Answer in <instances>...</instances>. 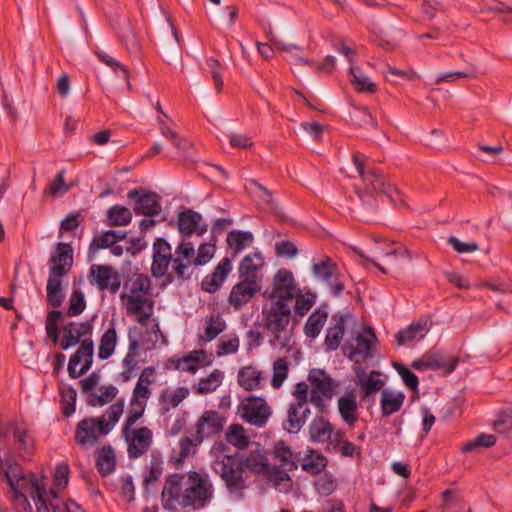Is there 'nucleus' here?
<instances>
[{
  "label": "nucleus",
  "mask_w": 512,
  "mask_h": 512,
  "mask_svg": "<svg viewBox=\"0 0 512 512\" xmlns=\"http://www.w3.org/2000/svg\"><path fill=\"white\" fill-rule=\"evenodd\" d=\"M1 469L13 492V504L17 512H85L71 499L58 495L69 480V467L59 463L54 472V487H48L47 478L33 473H24L12 457H6Z\"/></svg>",
  "instance_id": "f257e3e1"
},
{
  "label": "nucleus",
  "mask_w": 512,
  "mask_h": 512,
  "mask_svg": "<svg viewBox=\"0 0 512 512\" xmlns=\"http://www.w3.org/2000/svg\"><path fill=\"white\" fill-rule=\"evenodd\" d=\"M213 497L209 475L197 471L168 476L161 492L162 506L170 512H195L206 507Z\"/></svg>",
  "instance_id": "f03ea898"
},
{
  "label": "nucleus",
  "mask_w": 512,
  "mask_h": 512,
  "mask_svg": "<svg viewBox=\"0 0 512 512\" xmlns=\"http://www.w3.org/2000/svg\"><path fill=\"white\" fill-rule=\"evenodd\" d=\"M122 309L144 325L154 312L152 283L147 275L135 273L126 277L120 294Z\"/></svg>",
  "instance_id": "7ed1b4c3"
},
{
  "label": "nucleus",
  "mask_w": 512,
  "mask_h": 512,
  "mask_svg": "<svg viewBox=\"0 0 512 512\" xmlns=\"http://www.w3.org/2000/svg\"><path fill=\"white\" fill-rule=\"evenodd\" d=\"M123 410L124 400L121 399L112 404L100 417L82 419L76 427L75 441L83 447L94 446L114 428Z\"/></svg>",
  "instance_id": "20e7f679"
},
{
  "label": "nucleus",
  "mask_w": 512,
  "mask_h": 512,
  "mask_svg": "<svg viewBox=\"0 0 512 512\" xmlns=\"http://www.w3.org/2000/svg\"><path fill=\"white\" fill-rule=\"evenodd\" d=\"M72 248L69 244L59 243L56 253L52 256L50 263V272L47 281V299L54 308L62 304L64 295L62 293V278L72 267L73 256Z\"/></svg>",
  "instance_id": "39448f33"
},
{
  "label": "nucleus",
  "mask_w": 512,
  "mask_h": 512,
  "mask_svg": "<svg viewBox=\"0 0 512 512\" xmlns=\"http://www.w3.org/2000/svg\"><path fill=\"white\" fill-rule=\"evenodd\" d=\"M264 327L274 336V341L281 347L286 346L290 339L289 329L291 308L288 304L271 302L270 306L263 310Z\"/></svg>",
  "instance_id": "423d86ee"
},
{
  "label": "nucleus",
  "mask_w": 512,
  "mask_h": 512,
  "mask_svg": "<svg viewBox=\"0 0 512 512\" xmlns=\"http://www.w3.org/2000/svg\"><path fill=\"white\" fill-rule=\"evenodd\" d=\"M214 470L224 481L229 494L235 499H241L247 489V474L242 465L230 457L223 456L214 462Z\"/></svg>",
  "instance_id": "0eeeda50"
},
{
  "label": "nucleus",
  "mask_w": 512,
  "mask_h": 512,
  "mask_svg": "<svg viewBox=\"0 0 512 512\" xmlns=\"http://www.w3.org/2000/svg\"><path fill=\"white\" fill-rule=\"evenodd\" d=\"M356 336L345 341L344 354L355 363H362L375 356L377 351V337L371 328H363Z\"/></svg>",
  "instance_id": "6e6552de"
},
{
  "label": "nucleus",
  "mask_w": 512,
  "mask_h": 512,
  "mask_svg": "<svg viewBox=\"0 0 512 512\" xmlns=\"http://www.w3.org/2000/svg\"><path fill=\"white\" fill-rule=\"evenodd\" d=\"M296 402L289 405L285 429L290 433H297L303 426L309 409L306 407L308 401V385L300 382L293 392Z\"/></svg>",
  "instance_id": "1a4fd4ad"
},
{
  "label": "nucleus",
  "mask_w": 512,
  "mask_h": 512,
  "mask_svg": "<svg viewBox=\"0 0 512 512\" xmlns=\"http://www.w3.org/2000/svg\"><path fill=\"white\" fill-rule=\"evenodd\" d=\"M122 437L127 445L129 458L137 459L147 453L153 444V432L142 426H122Z\"/></svg>",
  "instance_id": "9d476101"
},
{
  "label": "nucleus",
  "mask_w": 512,
  "mask_h": 512,
  "mask_svg": "<svg viewBox=\"0 0 512 512\" xmlns=\"http://www.w3.org/2000/svg\"><path fill=\"white\" fill-rule=\"evenodd\" d=\"M308 379L311 385L310 391L308 390V401L323 410L325 407L323 398L331 399L338 383L334 382L326 372L319 369L311 370Z\"/></svg>",
  "instance_id": "9b49d317"
},
{
  "label": "nucleus",
  "mask_w": 512,
  "mask_h": 512,
  "mask_svg": "<svg viewBox=\"0 0 512 512\" xmlns=\"http://www.w3.org/2000/svg\"><path fill=\"white\" fill-rule=\"evenodd\" d=\"M238 411L241 418L256 427L266 425L271 416V408L262 397H247L239 405Z\"/></svg>",
  "instance_id": "f8f14e48"
},
{
  "label": "nucleus",
  "mask_w": 512,
  "mask_h": 512,
  "mask_svg": "<svg viewBox=\"0 0 512 512\" xmlns=\"http://www.w3.org/2000/svg\"><path fill=\"white\" fill-rule=\"evenodd\" d=\"M297 293L292 272L284 268L279 269L272 280L271 302L290 305Z\"/></svg>",
  "instance_id": "ddd939ff"
},
{
  "label": "nucleus",
  "mask_w": 512,
  "mask_h": 512,
  "mask_svg": "<svg viewBox=\"0 0 512 512\" xmlns=\"http://www.w3.org/2000/svg\"><path fill=\"white\" fill-rule=\"evenodd\" d=\"M358 324L351 314L335 315L332 317V326L328 328L325 345L329 350H336L346 333H355Z\"/></svg>",
  "instance_id": "4468645a"
},
{
  "label": "nucleus",
  "mask_w": 512,
  "mask_h": 512,
  "mask_svg": "<svg viewBox=\"0 0 512 512\" xmlns=\"http://www.w3.org/2000/svg\"><path fill=\"white\" fill-rule=\"evenodd\" d=\"M225 417L219 412L214 410L204 411L196 420L195 436L198 442H203L205 439L212 438L219 434L225 425Z\"/></svg>",
  "instance_id": "2eb2a0df"
},
{
  "label": "nucleus",
  "mask_w": 512,
  "mask_h": 512,
  "mask_svg": "<svg viewBox=\"0 0 512 512\" xmlns=\"http://www.w3.org/2000/svg\"><path fill=\"white\" fill-rule=\"evenodd\" d=\"M8 433L13 437V448L22 459H30L35 451V440L31 431L23 424L9 422L6 425Z\"/></svg>",
  "instance_id": "dca6fc26"
},
{
  "label": "nucleus",
  "mask_w": 512,
  "mask_h": 512,
  "mask_svg": "<svg viewBox=\"0 0 512 512\" xmlns=\"http://www.w3.org/2000/svg\"><path fill=\"white\" fill-rule=\"evenodd\" d=\"M353 163L367 189L376 193H384L391 199H393L394 193H398L396 188L385 183L383 176L379 171L374 168L366 169L359 155L353 156Z\"/></svg>",
  "instance_id": "f3484780"
},
{
  "label": "nucleus",
  "mask_w": 512,
  "mask_h": 512,
  "mask_svg": "<svg viewBox=\"0 0 512 512\" xmlns=\"http://www.w3.org/2000/svg\"><path fill=\"white\" fill-rule=\"evenodd\" d=\"M174 255L170 244L163 238H157L153 243V261L151 266L152 275L156 278L168 276L172 278V273H168L170 264L173 265Z\"/></svg>",
  "instance_id": "a211bd4d"
},
{
  "label": "nucleus",
  "mask_w": 512,
  "mask_h": 512,
  "mask_svg": "<svg viewBox=\"0 0 512 512\" xmlns=\"http://www.w3.org/2000/svg\"><path fill=\"white\" fill-rule=\"evenodd\" d=\"M94 343L91 339H83L76 353L70 358L68 364L69 375L78 378L91 367L93 360Z\"/></svg>",
  "instance_id": "6ab92c4d"
},
{
  "label": "nucleus",
  "mask_w": 512,
  "mask_h": 512,
  "mask_svg": "<svg viewBox=\"0 0 512 512\" xmlns=\"http://www.w3.org/2000/svg\"><path fill=\"white\" fill-rule=\"evenodd\" d=\"M195 265V249L191 242L182 241L175 249L172 271L178 279L189 277L188 269Z\"/></svg>",
  "instance_id": "aec40b11"
},
{
  "label": "nucleus",
  "mask_w": 512,
  "mask_h": 512,
  "mask_svg": "<svg viewBox=\"0 0 512 512\" xmlns=\"http://www.w3.org/2000/svg\"><path fill=\"white\" fill-rule=\"evenodd\" d=\"M127 197L135 202L133 210L136 214L155 216L161 212L160 198L154 192L132 190Z\"/></svg>",
  "instance_id": "412c9836"
},
{
  "label": "nucleus",
  "mask_w": 512,
  "mask_h": 512,
  "mask_svg": "<svg viewBox=\"0 0 512 512\" xmlns=\"http://www.w3.org/2000/svg\"><path fill=\"white\" fill-rule=\"evenodd\" d=\"M92 332V325L89 321L86 322H69L61 329L60 347L67 350L80 343L87 335Z\"/></svg>",
  "instance_id": "4be33fe9"
},
{
  "label": "nucleus",
  "mask_w": 512,
  "mask_h": 512,
  "mask_svg": "<svg viewBox=\"0 0 512 512\" xmlns=\"http://www.w3.org/2000/svg\"><path fill=\"white\" fill-rule=\"evenodd\" d=\"M259 289L260 287L257 281L240 279V281L232 287L228 302L235 310H239L255 296Z\"/></svg>",
  "instance_id": "5701e85b"
},
{
  "label": "nucleus",
  "mask_w": 512,
  "mask_h": 512,
  "mask_svg": "<svg viewBox=\"0 0 512 512\" xmlns=\"http://www.w3.org/2000/svg\"><path fill=\"white\" fill-rule=\"evenodd\" d=\"M178 230L183 236L196 234L203 235L207 231V225L203 222L202 215L191 209L178 214Z\"/></svg>",
  "instance_id": "b1692460"
},
{
  "label": "nucleus",
  "mask_w": 512,
  "mask_h": 512,
  "mask_svg": "<svg viewBox=\"0 0 512 512\" xmlns=\"http://www.w3.org/2000/svg\"><path fill=\"white\" fill-rule=\"evenodd\" d=\"M457 358L446 359L440 353L427 354L420 359L414 360L411 366L416 370H438L442 369L446 373L452 372L457 365Z\"/></svg>",
  "instance_id": "393cba45"
},
{
  "label": "nucleus",
  "mask_w": 512,
  "mask_h": 512,
  "mask_svg": "<svg viewBox=\"0 0 512 512\" xmlns=\"http://www.w3.org/2000/svg\"><path fill=\"white\" fill-rule=\"evenodd\" d=\"M239 463L245 470L258 475H266L271 466L265 450L259 446L242 455Z\"/></svg>",
  "instance_id": "a878e982"
},
{
  "label": "nucleus",
  "mask_w": 512,
  "mask_h": 512,
  "mask_svg": "<svg viewBox=\"0 0 512 512\" xmlns=\"http://www.w3.org/2000/svg\"><path fill=\"white\" fill-rule=\"evenodd\" d=\"M354 372L362 399H366L383 388L384 381L380 378V374L378 372H366L361 367H356Z\"/></svg>",
  "instance_id": "bb28decb"
},
{
  "label": "nucleus",
  "mask_w": 512,
  "mask_h": 512,
  "mask_svg": "<svg viewBox=\"0 0 512 512\" xmlns=\"http://www.w3.org/2000/svg\"><path fill=\"white\" fill-rule=\"evenodd\" d=\"M431 328V322L428 318H421L411 323L405 329L396 334L397 346L412 344L425 337Z\"/></svg>",
  "instance_id": "cd10ccee"
},
{
  "label": "nucleus",
  "mask_w": 512,
  "mask_h": 512,
  "mask_svg": "<svg viewBox=\"0 0 512 512\" xmlns=\"http://www.w3.org/2000/svg\"><path fill=\"white\" fill-rule=\"evenodd\" d=\"M157 381L156 369L153 366L145 367L132 391L131 398L147 403L152 395L151 387Z\"/></svg>",
  "instance_id": "c85d7f7f"
},
{
  "label": "nucleus",
  "mask_w": 512,
  "mask_h": 512,
  "mask_svg": "<svg viewBox=\"0 0 512 512\" xmlns=\"http://www.w3.org/2000/svg\"><path fill=\"white\" fill-rule=\"evenodd\" d=\"M91 275L100 290L109 289L116 293L121 287L119 275L106 265H94L91 267Z\"/></svg>",
  "instance_id": "c756f323"
},
{
  "label": "nucleus",
  "mask_w": 512,
  "mask_h": 512,
  "mask_svg": "<svg viewBox=\"0 0 512 512\" xmlns=\"http://www.w3.org/2000/svg\"><path fill=\"white\" fill-rule=\"evenodd\" d=\"M174 367L182 372L196 373L200 368L210 363L207 353L202 350H193L187 355L173 360Z\"/></svg>",
  "instance_id": "7c9ffc66"
},
{
  "label": "nucleus",
  "mask_w": 512,
  "mask_h": 512,
  "mask_svg": "<svg viewBox=\"0 0 512 512\" xmlns=\"http://www.w3.org/2000/svg\"><path fill=\"white\" fill-rule=\"evenodd\" d=\"M128 338V351L122 360L123 371L120 373L122 380L125 382L129 381L133 377L134 371H136L139 368V361L137 359L139 341L135 336H133L132 329H129Z\"/></svg>",
  "instance_id": "2f4dec72"
},
{
  "label": "nucleus",
  "mask_w": 512,
  "mask_h": 512,
  "mask_svg": "<svg viewBox=\"0 0 512 512\" xmlns=\"http://www.w3.org/2000/svg\"><path fill=\"white\" fill-rule=\"evenodd\" d=\"M264 266V258L259 252L244 257L239 266V278L259 283L258 272Z\"/></svg>",
  "instance_id": "473e14b6"
},
{
  "label": "nucleus",
  "mask_w": 512,
  "mask_h": 512,
  "mask_svg": "<svg viewBox=\"0 0 512 512\" xmlns=\"http://www.w3.org/2000/svg\"><path fill=\"white\" fill-rule=\"evenodd\" d=\"M270 42L276 47V49L285 53V60L292 65H314L313 61H309L300 55L302 47L296 44L284 43L278 39L273 33H269Z\"/></svg>",
  "instance_id": "72a5a7b5"
},
{
  "label": "nucleus",
  "mask_w": 512,
  "mask_h": 512,
  "mask_svg": "<svg viewBox=\"0 0 512 512\" xmlns=\"http://www.w3.org/2000/svg\"><path fill=\"white\" fill-rule=\"evenodd\" d=\"M263 373L256 366L242 367L237 374V382L245 391L252 392L262 387Z\"/></svg>",
  "instance_id": "f704fd0d"
},
{
  "label": "nucleus",
  "mask_w": 512,
  "mask_h": 512,
  "mask_svg": "<svg viewBox=\"0 0 512 512\" xmlns=\"http://www.w3.org/2000/svg\"><path fill=\"white\" fill-rule=\"evenodd\" d=\"M337 405L343 421L349 426H353L359 417L355 392H346L338 399Z\"/></svg>",
  "instance_id": "c9c22d12"
},
{
  "label": "nucleus",
  "mask_w": 512,
  "mask_h": 512,
  "mask_svg": "<svg viewBox=\"0 0 512 512\" xmlns=\"http://www.w3.org/2000/svg\"><path fill=\"white\" fill-rule=\"evenodd\" d=\"M226 329V323L219 315H210L205 318L203 331L198 335L199 346H204L214 340Z\"/></svg>",
  "instance_id": "e433bc0d"
},
{
  "label": "nucleus",
  "mask_w": 512,
  "mask_h": 512,
  "mask_svg": "<svg viewBox=\"0 0 512 512\" xmlns=\"http://www.w3.org/2000/svg\"><path fill=\"white\" fill-rule=\"evenodd\" d=\"M272 457L275 467L293 471L297 468L295 456L291 448L284 442L278 441L274 444Z\"/></svg>",
  "instance_id": "4c0bfd02"
},
{
  "label": "nucleus",
  "mask_w": 512,
  "mask_h": 512,
  "mask_svg": "<svg viewBox=\"0 0 512 512\" xmlns=\"http://www.w3.org/2000/svg\"><path fill=\"white\" fill-rule=\"evenodd\" d=\"M189 395L190 390L184 386L163 390L159 397L161 410L169 412L171 409L178 407Z\"/></svg>",
  "instance_id": "58836bf2"
},
{
  "label": "nucleus",
  "mask_w": 512,
  "mask_h": 512,
  "mask_svg": "<svg viewBox=\"0 0 512 512\" xmlns=\"http://www.w3.org/2000/svg\"><path fill=\"white\" fill-rule=\"evenodd\" d=\"M231 269L232 264L229 258H223L216 266L214 272L203 280V289L210 293L217 291L230 273Z\"/></svg>",
  "instance_id": "ea45409f"
},
{
  "label": "nucleus",
  "mask_w": 512,
  "mask_h": 512,
  "mask_svg": "<svg viewBox=\"0 0 512 512\" xmlns=\"http://www.w3.org/2000/svg\"><path fill=\"white\" fill-rule=\"evenodd\" d=\"M405 400V394L401 391L383 390L380 405L383 416H390L398 412Z\"/></svg>",
  "instance_id": "a19ab883"
},
{
  "label": "nucleus",
  "mask_w": 512,
  "mask_h": 512,
  "mask_svg": "<svg viewBox=\"0 0 512 512\" xmlns=\"http://www.w3.org/2000/svg\"><path fill=\"white\" fill-rule=\"evenodd\" d=\"M254 236L251 232L232 230L228 233L226 242L228 248L232 251V255L236 256L245 248L252 245Z\"/></svg>",
  "instance_id": "79ce46f5"
},
{
  "label": "nucleus",
  "mask_w": 512,
  "mask_h": 512,
  "mask_svg": "<svg viewBox=\"0 0 512 512\" xmlns=\"http://www.w3.org/2000/svg\"><path fill=\"white\" fill-rule=\"evenodd\" d=\"M202 442L197 441V437L194 435L193 438L182 437L178 442V452L173 457L176 466H181L188 458L194 456L197 453L198 446Z\"/></svg>",
  "instance_id": "37998d69"
},
{
  "label": "nucleus",
  "mask_w": 512,
  "mask_h": 512,
  "mask_svg": "<svg viewBox=\"0 0 512 512\" xmlns=\"http://www.w3.org/2000/svg\"><path fill=\"white\" fill-rule=\"evenodd\" d=\"M290 471H286L282 468L271 467L269 472L266 473L267 479L272 486L280 492L287 493L292 488V479L289 476Z\"/></svg>",
  "instance_id": "c03bdc74"
},
{
  "label": "nucleus",
  "mask_w": 512,
  "mask_h": 512,
  "mask_svg": "<svg viewBox=\"0 0 512 512\" xmlns=\"http://www.w3.org/2000/svg\"><path fill=\"white\" fill-rule=\"evenodd\" d=\"M118 341L117 331L113 324L103 333L98 347V357L106 360L111 357L115 351Z\"/></svg>",
  "instance_id": "a18cd8bd"
},
{
  "label": "nucleus",
  "mask_w": 512,
  "mask_h": 512,
  "mask_svg": "<svg viewBox=\"0 0 512 512\" xmlns=\"http://www.w3.org/2000/svg\"><path fill=\"white\" fill-rule=\"evenodd\" d=\"M333 426L323 417L315 418L309 426V434L314 442H326L331 438Z\"/></svg>",
  "instance_id": "49530a36"
},
{
  "label": "nucleus",
  "mask_w": 512,
  "mask_h": 512,
  "mask_svg": "<svg viewBox=\"0 0 512 512\" xmlns=\"http://www.w3.org/2000/svg\"><path fill=\"white\" fill-rule=\"evenodd\" d=\"M224 373L219 369H214L208 376L201 378L195 387L196 393L200 395L214 392L223 382Z\"/></svg>",
  "instance_id": "de8ad7c7"
},
{
  "label": "nucleus",
  "mask_w": 512,
  "mask_h": 512,
  "mask_svg": "<svg viewBox=\"0 0 512 512\" xmlns=\"http://www.w3.org/2000/svg\"><path fill=\"white\" fill-rule=\"evenodd\" d=\"M108 226H126L132 220V212L122 205H114L106 212Z\"/></svg>",
  "instance_id": "09e8293b"
},
{
  "label": "nucleus",
  "mask_w": 512,
  "mask_h": 512,
  "mask_svg": "<svg viewBox=\"0 0 512 512\" xmlns=\"http://www.w3.org/2000/svg\"><path fill=\"white\" fill-rule=\"evenodd\" d=\"M226 440L228 443L238 449H245L249 444V437L246 435L245 428L240 424H232L226 431Z\"/></svg>",
  "instance_id": "8fccbe9b"
},
{
  "label": "nucleus",
  "mask_w": 512,
  "mask_h": 512,
  "mask_svg": "<svg viewBox=\"0 0 512 512\" xmlns=\"http://www.w3.org/2000/svg\"><path fill=\"white\" fill-rule=\"evenodd\" d=\"M118 393V389L113 385L102 386L97 391L90 394L88 403L91 406H103L111 402Z\"/></svg>",
  "instance_id": "3c124183"
},
{
  "label": "nucleus",
  "mask_w": 512,
  "mask_h": 512,
  "mask_svg": "<svg viewBox=\"0 0 512 512\" xmlns=\"http://www.w3.org/2000/svg\"><path fill=\"white\" fill-rule=\"evenodd\" d=\"M115 454L111 447H103L97 457V467L102 475H108L115 468Z\"/></svg>",
  "instance_id": "603ef678"
},
{
  "label": "nucleus",
  "mask_w": 512,
  "mask_h": 512,
  "mask_svg": "<svg viewBox=\"0 0 512 512\" xmlns=\"http://www.w3.org/2000/svg\"><path fill=\"white\" fill-rule=\"evenodd\" d=\"M351 83L354 85L355 89L359 92H369L375 93L377 90V86L371 79L361 72L359 69L351 67Z\"/></svg>",
  "instance_id": "864d4df0"
},
{
  "label": "nucleus",
  "mask_w": 512,
  "mask_h": 512,
  "mask_svg": "<svg viewBox=\"0 0 512 512\" xmlns=\"http://www.w3.org/2000/svg\"><path fill=\"white\" fill-rule=\"evenodd\" d=\"M326 458L318 453L311 452L302 462V469L311 474H319L325 467Z\"/></svg>",
  "instance_id": "5fc2aeb1"
},
{
  "label": "nucleus",
  "mask_w": 512,
  "mask_h": 512,
  "mask_svg": "<svg viewBox=\"0 0 512 512\" xmlns=\"http://www.w3.org/2000/svg\"><path fill=\"white\" fill-rule=\"evenodd\" d=\"M240 346V339L235 334L223 336L218 344L216 354L218 357L237 353Z\"/></svg>",
  "instance_id": "6e6d98bb"
},
{
  "label": "nucleus",
  "mask_w": 512,
  "mask_h": 512,
  "mask_svg": "<svg viewBox=\"0 0 512 512\" xmlns=\"http://www.w3.org/2000/svg\"><path fill=\"white\" fill-rule=\"evenodd\" d=\"M288 362L285 358H278L273 363V376L271 386L278 389L282 386L288 376Z\"/></svg>",
  "instance_id": "4d7b16f0"
},
{
  "label": "nucleus",
  "mask_w": 512,
  "mask_h": 512,
  "mask_svg": "<svg viewBox=\"0 0 512 512\" xmlns=\"http://www.w3.org/2000/svg\"><path fill=\"white\" fill-rule=\"evenodd\" d=\"M147 403L131 398L123 426H133L143 416Z\"/></svg>",
  "instance_id": "13d9d810"
},
{
  "label": "nucleus",
  "mask_w": 512,
  "mask_h": 512,
  "mask_svg": "<svg viewBox=\"0 0 512 512\" xmlns=\"http://www.w3.org/2000/svg\"><path fill=\"white\" fill-rule=\"evenodd\" d=\"M97 56L101 62L109 66L111 69H113L114 72L120 71L123 75V78L126 80L127 88L128 90L132 89V85L130 82V71L126 66L121 64L118 60H116L114 57L104 53V52H98Z\"/></svg>",
  "instance_id": "bf43d9fd"
},
{
  "label": "nucleus",
  "mask_w": 512,
  "mask_h": 512,
  "mask_svg": "<svg viewBox=\"0 0 512 512\" xmlns=\"http://www.w3.org/2000/svg\"><path fill=\"white\" fill-rule=\"evenodd\" d=\"M327 315L325 313H313L305 324V333L311 338L317 337L326 322Z\"/></svg>",
  "instance_id": "052dcab7"
},
{
  "label": "nucleus",
  "mask_w": 512,
  "mask_h": 512,
  "mask_svg": "<svg viewBox=\"0 0 512 512\" xmlns=\"http://www.w3.org/2000/svg\"><path fill=\"white\" fill-rule=\"evenodd\" d=\"M496 443V437L492 434H480L477 438L467 442L461 447L463 453L475 451L476 449L483 447L489 448L494 446Z\"/></svg>",
  "instance_id": "680f3d73"
},
{
  "label": "nucleus",
  "mask_w": 512,
  "mask_h": 512,
  "mask_svg": "<svg viewBox=\"0 0 512 512\" xmlns=\"http://www.w3.org/2000/svg\"><path fill=\"white\" fill-rule=\"evenodd\" d=\"M126 237L124 233L114 230H108L102 235L94 238L92 245L98 249H104L113 246L116 242L123 240Z\"/></svg>",
  "instance_id": "e2e57ef3"
},
{
  "label": "nucleus",
  "mask_w": 512,
  "mask_h": 512,
  "mask_svg": "<svg viewBox=\"0 0 512 512\" xmlns=\"http://www.w3.org/2000/svg\"><path fill=\"white\" fill-rule=\"evenodd\" d=\"M61 317L62 312L54 310L49 312L46 319V333L55 344L59 341L58 322Z\"/></svg>",
  "instance_id": "0e129e2a"
},
{
  "label": "nucleus",
  "mask_w": 512,
  "mask_h": 512,
  "mask_svg": "<svg viewBox=\"0 0 512 512\" xmlns=\"http://www.w3.org/2000/svg\"><path fill=\"white\" fill-rule=\"evenodd\" d=\"M86 306L84 294L80 290H74L69 298L67 314L69 316L79 315Z\"/></svg>",
  "instance_id": "69168bd1"
},
{
  "label": "nucleus",
  "mask_w": 512,
  "mask_h": 512,
  "mask_svg": "<svg viewBox=\"0 0 512 512\" xmlns=\"http://www.w3.org/2000/svg\"><path fill=\"white\" fill-rule=\"evenodd\" d=\"M312 270L317 278L328 280L334 275L336 271V265L332 263L330 259H325L319 263L314 264Z\"/></svg>",
  "instance_id": "338daca9"
},
{
  "label": "nucleus",
  "mask_w": 512,
  "mask_h": 512,
  "mask_svg": "<svg viewBox=\"0 0 512 512\" xmlns=\"http://www.w3.org/2000/svg\"><path fill=\"white\" fill-rule=\"evenodd\" d=\"M315 488L319 494L328 496L336 488V482L331 475L323 474L315 481Z\"/></svg>",
  "instance_id": "774afa93"
}]
</instances>
